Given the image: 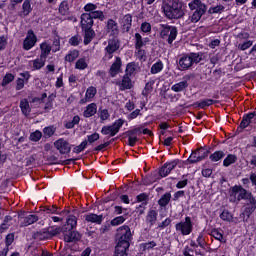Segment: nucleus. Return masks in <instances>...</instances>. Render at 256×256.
Wrapping results in <instances>:
<instances>
[{
  "label": "nucleus",
  "instance_id": "f257e3e1",
  "mask_svg": "<svg viewBox=\"0 0 256 256\" xmlns=\"http://www.w3.org/2000/svg\"><path fill=\"white\" fill-rule=\"evenodd\" d=\"M119 237L118 242L115 247L114 256H127V251H129L130 241H131V228L124 225L118 229Z\"/></svg>",
  "mask_w": 256,
  "mask_h": 256
},
{
  "label": "nucleus",
  "instance_id": "f03ea898",
  "mask_svg": "<svg viewBox=\"0 0 256 256\" xmlns=\"http://www.w3.org/2000/svg\"><path fill=\"white\" fill-rule=\"evenodd\" d=\"M162 9L167 19H181L185 16V9H183V2L180 0H168L163 3Z\"/></svg>",
  "mask_w": 256,
  "mask_h": 256
},
{
  "label": "nucleus",
  "instance_id": "7ed1b4c3",
  "mask_svg": "<svg viewBox=\"0 0 256 256\" xmlns=\"http://www.w3.org/2000/svg\"><path fill=\"white\" fill-rule=\"evenodd\" d=\"M203 61V52H190L182 54L178 61L180 71H189L193 65H198Z\"/></svg>",
  "mask_w": 256,
  "mask_h": 256
},
{
  "label": "nucleus",
  "instance_id": "20e7f679",
  "mask_svg": "<svg viewBox=\"0 0 256 256\" xmlns=\"http://www.w3.org/2000/svg\"><path fill=\"white\" fill-rule=\"evenodd\" d=\"M188 7L192 11L189 17V21L192 23H199V21H201V17L207 13V6L201 1H191L188 4Z\"/></svg>",
  "mask_w": 256,
  "mask_h": 256
},
{
  "label": "nucleus",
  "instance_id": "39448f33",
  "mask_svg": "<svg viewBox=\"0 0 256 256\" xmlns=\"http://www.w3.org/2000/svg\"><path fill=\"white\" fill-rule=\"evenodd\" d=\"M178 30L175 26L162 25V30L160 32V37L166 39L168 45H173V41L177 39Z\"/></svg>",
  "mask_w": 256,
  "mask_h": 256
},
{
  "label": "nucleus",
  "instance_id": "423d86ee",
  "mask_svg": "<svg viewBox=\"0 0 256 256\" xmlns=\"http://www.w3.org/2000/svg\"><path fill=\"white\" fill-rule=\"evenodd\" d=\"M120 47H121V44L119 43V39L117 38L109 39L108 45L104 49L105 55L103 57V60L111 61V59H113V53H117Z\"/></svg>",
  "mask_w": 256,
  "mask_h": 256
},
{
  "label": "nucleus",
  "instance_id": "0eeeda50",
  "mask_svg": "<svg viewBox=\"0 0 256 256\" xmlns=\"http://www.w3.org/2000/svg\"><path fill=\"white\" fill-rule=\"evenodd\" d=\"M125 120L118 119L112 125L103 126L101 129L102 135H110V137H115L119 130L123 127Z\"/></svg>",
  "mask_w": 256,
  "mask_h": 256
},
{
  "label": "nucleus",
  "instance_id": "6e6552de",
  "mask_svg": "<svg viewBox=\"0 0 256 256\" xmlns=\"http://www.w3.org/2000/svg\"><path fill=\"white\" fill-rule=\"evenodd\" d=\"M175 229L177 233H181V235H191L193 232V222L191 221V217L187 216L185 221L178 222L175 225Z\"/></svg>",
  "mask_w": 256,
  "mask_h": 256
},
{
  "label": "nucleus",
  "instance_id": "1a4fd4ad",
  "mask_svg": "<svg viewBox=\"0 0 256 256\" xmlns=\"http://www.w3.org/2000/svg\"><path fill=\"white\" fill-rule=\"evenodd\" d=\"M251 192L247 191L245 188L241 187V186H234L232 187V192H231V195H230V201L232 203H235V201H246L248 195L250 194Z\"/></svg>",
  "mask_w": 256,
  "mask_h": 256
},
{
  "label": "nucleus",
  "instance_id": "9d476101",
  "mask_svg": "<svg viewBox=\"0 0 256 256\" xmlns=\"http://www.w3.org/2000/svg\"><path fill=\"white\" fill-rule=\"evenodd\" d=\"M206 157H209V150L201 147L194 150L187 159V161L190 164L199 163L203 161Z\"/></svg>",
  "mask_w": 256,
  "mask_h": 256
},
{
  "label": "nucleus",
  "instance_id": "9b49d317",
  "mask_svg": "<svg viewBox=\"0 0 256 256\" xmlns=\"http://www.w3.org/2000/svg\"><path fill=\"white\" fill-rule=\"evenodd\" d=\"M37 44V35L33 30H28L26 38L23 41V50L24 51H31L33 46Z\"/></svg>",
  "mask_w": 256,
  "mask_h": 256
},
{
  "label": "nucleus",
  "instance_id": "f8f14e48",
  "mask_svg": "<svg viewBox=\"0 0 256 256\" xmlns=\"http://www.w3.org/2000/svg\"><path fill=\"white\" fill-rule=\"evenodd\" d=\"M54 147L61 153V155H67L71 153V144L63 138H60L54 142Z\"/></svg>",
  "mask_w": 256,
  "mask_h": 256
},
{
  "label": "nucleus",
  "instance_id": "ddd939ff",
  "mask_svg": "<svg viewBox=\"0 0 256 256\" xmlns=\"http://www.w3.org/2000/svg\"><path fill=\"white\" fill-rule=\"evenodd\" d=\"M255 209H256V199L253 196V194L250 192L246 198V207H245V213L248 219L251 217V214L255 213Z\"/></svg>",
  "mask_w": 256,
  "mask_h": 256
},
{
  "label": "nucleus",
  "instance_id": "4468645a",
  "mask_svg": "<svg viewBox=\"0 0 256 256\" xmlns=\"http://www.w3.org/2000/svg\"><path fill=\"white\" fill-rule=\"evenodd\" d=\"M24 215L25 212L19 214V217L22 219L20 227H29V225H33V223H37V221H39V216L35 214H30L28 216Z\"/></svg>",
  "mask_w": 256,
  "mask_h": 256
},
{
  "label": "nucleus",
  "instance_id": "2eb2a0df",
  "mask_svg": "<svg viewBox=\"0 0 256 256\" xmlns=\"http://www.w3.org/2000/svg\"><path fill=\"white\" fill-rule=\"evenodd\" d=\"M178 164L179 160H173L171 162L165 163L159 171L160 177H167V175H169V173H171V171H173V169H175Z\"/></svg>",
  "mask_w": 256,
  "mask_h": 256
},
{
  "label": "nucleus",
  "instance_id": "dca6fc26",
  "mask_svg": "<svg viewBox=\"0 0 256 256\" xmlns=\"http://www.w3.org/2000/svg\"><path fill=\"white\" fill-rule=\"evenodd\" d=\"M122 31L124 33H129L131 31L132 23H133V16L131 14H126L121 19Z\"/></svg>",
  "mask_w": 256,
  "mask_h": 256
},
{
  "label": "nucleus",
  "instance_id": "f3484780",
  "mask_svg": "<svg viewBox=\"0 0 256 256\" xmlns=\"http://www.w3.org/2000/svg\"><path fill=\"white\" fill-rule=\"evenodd\" d=\"M106 29L107 33H110V35L114 38H117V35H119V25L113 19H109L107 21Z\"/></svg>",
  "mask_w": 256,
  "mask_h": 256
},
{
  "label": "nucleus",
  "instance_id": "a211bd4d",
  "mask_svg": "<svg viewBox=\"0 0 256 256\" xmlns=\"http://www.w3.org/2000/svg\"><path fill=\"white\" fill-rule=\"evenodd\" d=\"M93 18L90 13H83L81 15V27L82 29H92L93 28Z\"/></svg>",
  "mask_w": 256,
  "mask_h": 256
},
{
  "label": "nucleus",
  "instance_id": "6ab92c4d",
  "mask_svg": "<svg viewBox=\"0 0 256 256\" xmlns=\"http://www.w3.org/2000/svg\"><path fill=\"white\" fill-rule=\"evenodd\" d=\"M31 11H33V7L31 6V0H24L22 4V10L18 12V15L22 19H25V17H29Z\"/></svg>",
  "mask_w": 256,
  "mask_h": 256
},
{
  "label": "nucleus",
  "instance_id": "aec40b11",
  "mask_svg": "<svg viewBox=\"0 0 256 256\" xmlns=\"http://www.w3.org/2000/svg\"><path fill=\"white\" fill-rule=\"evenodd\" d=\"M121 65H123L121 57H116V60L113 62L109 70L111 77H116L118 73H121Z\"/></svg>",
  "mask_w": 256,
  "mask_h": 256
},
{
  "label": "nucleus",
  "instance_id": "412c9836",
  "mask_svg": "<svg viewBox=\"0 0 256 256\" xmlns=\"http://www.w3.org/2000/svg\"><path fill=\"white\" fill-rule=\"evenodd\" d=\"M95 95H97V88L90 86L86 90L85 97L80 100V103L82 105H85V103H89V101H91V99H93V97H95Z\"/></svg>",
  "mask_w": 256,
  "mask_h": 256
},
{
  "label": "nucleus",
  "instance_id": "4be33fe9",
  "mask_svg": "<svg viewBox=\"0 0 256 256\" xmlns=\"http://www.w3.org/2000/svg\"><path fill=\"white\" fill-rule=\"evenodd\" d=\"M120 87V91H126L127 89H132L133 82L131 81V77L125 74L122 78V81L118 83Z\"/></svg>",
  "mask_w": 256,
  "mask_h": 256
},
{
  "label": "nucleus",
  "instance_id": "5701e85b",
  "mask_svg": "<svg viewBox=\"0 0 256 256\" xmlns=\"http://www.w3.org/2000/svg\"><path fill=\"white\" fill-rule=\"evenodd\" d=\"M84 219L88 223H96V225H101V223H103V215H97L94 213L86 214Z\"/></svg>",
  "mask_w": 256,
  "mask_h": 256
},
{
  "label": "nucleus",
  "instance_id": "b1692460",
  "mask_svg": "<svg viewBox=\"0 0 256 256\" xmlns=\"http://www.w3.org/2000/svg\"><path fill=\"white\" fill-rule=\"evenodd\" d=\"M159 213H157L156 210H150L146 215V224L149 225V227H153L155 223H157V217Z\"/></svg>",
  "mask_w": 256,
  "mask_h": 256
},
{
  "label": "nucleus",
  "instance_id": "393cba45",
  "mask_svg": "<svg viewBox=\"0 0 256 256\" xmlns=\"http://www.w3.org/2000/svg\"><path fill=\"white\" fill-rule=\"evenodd\" d=\"M189 87V82L187 80H183L181 82H178L171 86V91H174V93H181L185 91Z\"/></svg>",
  "mask_w": 256,
  "mask_h": 256
},
{
  "label": "nucleus",
  "instance_id": "a878e982",
  "mask_svg": "<svg viewBox=\"0 0 256 256\" xmlns=\"http://www.w3.org/2000/svg\"><path fill=\"white\" fill-rule=\"evenodd\" d=\"M81 239V234L77 231H72L69 234L64 235V241L66 243H75Z\"/></svg>",
  "mask_w": 256,
  "mask_h": 256
},
{
  "label": "nucleus",
  "instance_id": "bb28decb",
  "mask_svg": "<svg viewBox=\"0 0 256 256\" xmlns=\"http://www.w3.org/2000/svg\"><path fill=\"white\" fill-rule=\"evenodd\" d=\"M97 113V104L91 103L86 106V109L83 112V117L89 119V117H93Z\"/></svg>",
  "mask_w": 256,
  "mask_h": 256
},
{
  "label": "nucleus",
  "instance_id": "cd10ccee",
  "mask_svg": "<svg viewBox=\"0 0 256 256\" xmlns=\"http://www.w3.org/2000/svg\"><path fill=\"white\" fill-rule=\"evenodd\" d=\"M42 211H44L48 215H63V213H67V211H65V210L59 212V208H57V206H55V205H53V206H44L42 208Z\"/></svg>",
  "mask_w": 256,
  "mask_h": 256
},
{
  "label": "nucleus",
  "instance_id": "c85d7f7f",
  "mask_svg": "<svg viewBox=\"0 0 256 256\" xmlns=\"http://www.w3.org/2000/svg\"><path fill=\"white\" fill-rule=\"evenodd\" d=\"M84 31V45H89L91 41H93V37H95V31L92 28H82Z\"/></svg>",
  "mask_w": 256,
  "mask_h": 256
},
{
  "label": "nucleus",
  "instance_id": "c756f323",
  "mask_svg": "<svg viewBox=\"0 0 256 256\" xmlns=\"http://www.w3.org/2000/svg\"><path fill=\"white\" fill-rule=\"evenodd\" d=\"M40 50V57L47 59V57H49V55L51 54L52 47L49 45V43L43 42L40 44Z\"/></svg>",
  "mask_w": 256,
  "mask_h": 256
},
{
  "label": "nucleus",
  "instance_id": "7c9ffc66",
  "mask_svg": "<svg viewBox=\"0 0 256 256\" xmlns=\"http://www.w3.org/2000/svg\"><path fill=\"white\" fill-rule=\"evenodd\" d=\"M64 227V231H73L75 227H77V217L75 216H69V218L66 220V226Z\"/></svg>",
  "mask_w": 256,
  "mask_h": 256
},
{
  "label": "nucleus",
  "instance_id": "2f4dec72",
  "mask_svg": "<svg viewBox=\"0 0 256 256\" xmlns=\"http://www.w3.org/2000/svg\"><path fill=\"white\" fill-rule=\"evenodd\" d=\"M254 118L252 113L245 114L242 118V121L240 123L239 129H247L248 125H251L253 122Z\"/></svg>",
  "mask_w": 256,
  "mask_h": 256
},
{
  "label": "nucleus",
  "instance_id": "473e14b6",
  "mask_svg": "<svg viewBox=\"0 0 256 256\" xmlns=\"http://www.w3.org/2000/svg\"><path fill=\"white\" fill-rule=\"evenodd\" d=\"M20 109L25 117H29L31 115V106H29V101L27 99H22L20 101Z\"/></svg>",
  "mask_w": 256,
  "mask_h": 256
},
{
  "label": "nucleus",
  "instance_id": "72a5a7b5",
  "mask_svg": "<svg viewBox=\"0 0 256 256\" xmlns=\"http://www.w3.org/2000/svg\"><path fill=\"white\" fill-rule=\"evenodd\" d=\"M32 237L33 239H36L38 241H45L47 239H50L49 231L45 230L35 232Z\"/></svg>",
  "mask_w": 256,
  "mask_h": 256
},
{
  "label": "nucleus",
  "instance_id": "f704fd0d",
  "mask_svg": "<svg viewBox=\"0 0 256 256\" xmlns=\"http://www.w3.org/2000/svg\"><path fill=\"white\" fill-rule=\"evenodd\" d=\"M234 163H237V155L228 154L223 161V166L231 167V165H233Z\"/></svg>",
  "mask_w": 256,
  "mask_h": 256
},
{
  "label": "nucleus",
  "instance_id": "c9c22d12",
  "mask_svg": "<svg viewBox=\"0 0 256 256\" xmlns=\"http://www.w3.org/2000/svg\"><path fill=\"white\" fill-rule=\"evenodd\" d=\"M171 201V193L166 192L161 198L158 200V205L161 207H166L169 205Z\"/></svg>",
  "mask_w": 256,
  "mask_h": 256
},
{
  "label": "nucleus",
  "instance_id": "e433bc0d",
  "mask_svg": "<svg viewBox=\"0 0 256 256\" xmlns=\"http://www.w3.org/2000/svg\"><path fill=\"white\" fill-rule=\"evenodd\" d=\"M223 157H225V152H223L222 150H218L210 155V161H212L213 163H217V161H221Z\"/></svg>",
  "mask_w": 256,
  "mask_h": 256
},
{
  "label": "nucleus",
  "instance_id": "4c0bfd02",
  "mask_svg": "<svg viewBox=\"0 0 256 256\" xmlns=\"http://www.w3.org/2000/svg\"><path fill=\"white\" fill-rule=\"evenodd\" d=\"M45 61H47V59L40 56L33 61V68L36 70L43 69V67H45Z\"/></svg>",
  "mask_w": 256,
  "mask_h": 256
},
{
  "label": "nucleus",
  "instance_id": "58836bf2",
  "mask_svg": "<svg viewBox=\"0 0 256 256\" xmlns=\"http://www.w3.org/2000/svg\"><path fill=\"white\" fill-rule=\"evenodd\" d=\"M57 131V128L55 126H48L43 129L44 137L46 139H49V137H53L55 135V132Z\"/></svg>",
  "mask_w": 256,
  "mask_h": 256
},
{
  "label": "nucleus",
  "instance_id": "ea45409f",
  "mask_svg": "<svg viewBox=\"0 0 256 256\" xmlns=\"http://www.w3.org/2000/svg\"><path fill=\"white\" fill-rule=\"evenodd\" d=\"M161 71H163V62L159 61L152 65L150 73L157 75V73H161Z\"/></svg>",
  "mask_w": 256,
  "mask_h": 256
},
{
  "label": "nucleus",
  "instance_id": "a19ab883",
  "mask_svg": "<svg viewBox=\"0 0 256 256\" xmlns=\"http://www.w3.org/2000/svg\"><path fill=\"white\" fill-rule=\"evenodd\" d=\"M153 85H155V81H149L146 83L145 88L142 91V95H144V97H148L153 92Z\"/></svg>",
  "mask_w": 256,
  "mask_h": 256
},
{
  "label": "nucleus",
  "instance_id": "79ce46f5",
  "mask_svg": "<svg viewBox=\"0 0 256 256\" xmlns=\"http://www.w3.org/2000/svg\"><path fill=\"white\" fill-rule=\"evenodd\" d=\"M93 19H99V21H105V14L101 10H94L93 12L89 13Z\"/></svg>",
  "mask_w": 256,
  "mask_h": 256
},
{
  "label": "nucleus",
  "instance_id": "37998d69",
  "mask_svg": "<svg viewBox=\"0 0 256 256\" xmlns=\"http://www.w3.org/2000/svg\"><path fill=\"white\" fill-rule=\"evenodd\" d=\"M135 71H137V64L135 62H130L127 64L126 66V74L129 77H131V75H133L135 73Z\"/></svg>",
  "mask_w": 256,
  "mask_h": 256
},
{
  "label": "nucleus",
  "instance_id": "c03bdc74",
  "mask_svg": "<svg viewBox=\"0 0 256 256\" xmlns=\"http://www.w3.org/2000/svg\"><path fill=\"white\" fill-rule=\"evenodd\" d=\"M220 219H222V221H227L228 223H232L233 214H231V212H229V210H224L220 214Z\"/></svg>",
  "mask_w": 256,
  "mask_h": 256
},
{
  "label": "nucleus",
  "instance_id": "a18cd8bd",
  "mask_svg": "<svg viewBox=\"0 0 256 256\" xmlns=\"http://www.w3.org/2000/svg\"><path fill=\"white\" fill-rule=\"evenodd\" d=\"M211 237H214L216 241H220V243H225V240H223V233H221L218 229H213L210 232Z\"/></svg>",
  "mask_w": 256,
  "mask_h": 256
},
{
  "label": "nucleus",
  "instance_id": "49530a36",
  "mask_svg": "<svg viewBox=\"0 0 256 256\" xmlns=\"http://www.w3.org/2000/svg\"><path fill=\"white\" fill-rule=\"evenodd\" d=\"M137 203H143V205L149 204V194L141 193L136 197Z\"/></svg>",
  "mask_w": 256,
  "mask_h": 256
},
{
  "label": "nucleus",
  "instance_id": "de8ad7c7",
  "mask_svg": "<svg viewBox=\"0 0 256 256\" xmlns=\"http://www.w3.org/2000/svg\"><path fill=\"white\" fill-rule=\"evenodd\" d=\"M225 11V6L217 5L214 7H210L208 10L209 15H215V13H223Z\"/></svg>",
  "mask_w": 256,
  "mask_h": 256
},
{
  "label": "nucleus",
  "instance_id": "09e8293b",
  "mask_svg": "<svg viewBox=\"0 0 256 256\" xmlns=\"http://www.w3.org/2000/svg\"><path fill=\"white\" fill-rule=\"evenodd\" d=\"M126 219L125 216H118L111 220L110 225H112V227H117L118 225L125 223Z\"/></svg>",
  "mask_w": 256,
  "mask_h": 256
},
{
  "label": "nucleus",
  "instance_id": "8fccbe9b",
  "mask_svg": "<svg viewBox=\"0 0 256 256\" xmlns=\"http://www.w3.org/2000/svg\"><path fill=\"white\" fill-rule=\"evenodd\" d=\"M77 57H79V52L77 50H73L68 55H66L65 61H68V63H73Z\"/></svg>",
  "mask_w": 256,
  "mask_h": 256
},
{
  "label": "nucleus",
  "instance_id": "3c124183",
  "mask_svg": "<svg viewBox=\"0 0 256 256\" xmlns=\"http://www.w3.org/2000/svg\"><path fill=\"white\" fill-rule=\"evenodd\" d=\"M81 41H83L81 36L80 35H75V36H72L69 39V44L72 45V47H77V46L80 45Z\"/></svg>",
  "mask_w": 256,
  "mask_h": 256
},
{
  "label": "nucleus",
  "instance_id": "603ef678",
  "mask_svg": "<svg viewBox=\"0 0 256 256\" xmlns=\"http://www.w3.org/2000/svg\"><path fill=\"white\" fill-rule=\"evenodd\" d=\"M145 45V42L143 41V37L141 34L136 33L135 34V47L136 49H141Z\"/></svg>",
  "mask_w": 256,
  "mask_h": 256
},
{
  "label": "nucleus",
  "instance_id": "864d4df0",
  "mask_svg": "<svg viewBox=\"0 0 256 256\" xmlns=\"http://www.w3.org/2000/svg\"><path fill=\"white\" fill-rule=\"evenodd\" d=\"M65 227H56L53 230L48 231V234L50 235L49 238L55 237L56 235H60V233H65Z\"/></svg>",
  "mask_w": 256,
  "mask_h": 256
},
{
  "label": "nucleus",
  "instance_id": "5fc2aeb1",
  "mask_svg": "<svg viewBox=\"0 0 256 256\" xmlns=\"http://www.w3.org/2000/svg\"><path fill=\"white\" fill-rule=\"evenodd\" d=\"M99 139H100L99 133L94 132L93 134L87 136V140H86L87 145H89V144L91 145V144L95 143V141H99Z\"/></svg>",
  "mask_w": 256,
  "mask_h": 256
},
{
  "label": "nucleus",
  "instance_id": "6e6d98bb",
  "mask_svg": "<svg viewBox=\"0 0 256 256\" xmlns=\"http://www.w3.org/2000/svg\"><path fill=\"white\" fill-rule=\"evenodd\" d=\"M43 137V133L39 130H36L35 132L30 134V141H41V138Z\"/></svg>",
  "mask_w": 256,
  "mask_h": 256
},
{
  "label": "nucleus",
  "instance_id": "4d7b16f0",
  "mask_svg": "<svg viewBox=\"0 0 256 256\" xmlns=\"http://www.w3.org/2000/svg\"><path fill=\"white\" fill-rule=\"evenodd\" d=\"M213 103H215V100L205 99L198 103V107H200V109H205V107H209V106L213 105Z\"/></svg>",
  "mask_w": 256,
  "mask_h": 256
},
{
  "label": "nucleus",
  "instance_id": "13d9d810",
  "mask_svg": "<svg viewBox=\"0 0 256 256\" xmlns=\"http://www.w3.org/2000/svg\"><path fill=\"white\" fill-rule=\"evenodd\" d=\"M61 50V40L59 38H54L53 44H52V51L53 53H57V51Z\"/></svg>",
  "mask_w": 256,
  "mask_h": 256
},
{
  "label": "nucleus",
  "instance_id": "bf43d9fd",
  "mask_svg": "<svg viewBox=\"0 0 256 256\" xmlns=\"http://www.w3.org/2000/svg\"><path fill=\"white\" fill-rule=\"evenodd\" d=\"M85 149H87V140L82 141L80 145L74 147L73 151L74 153H81V151H85Z\"/></svg>",
  "mask_w": 256,
  "mask_h": 256
},
{
  "label": "nucleus",
  "instance_id": "052dcab7",
  "mask_svg": "<svg viewBox=\"0 0 256 256\" xmlns=\"http://www.w3.org/2000/svg\"><path fill=\"white\" fill-rule=\"evenodd\" d=\"M76 69H87V62L85 61V58H80L79 60H77L76 62Z\"/></svg>",
  "mask_w": 256,
  "mask_h": 256
},
{
  "label": "nucleus",
  "instance_id": "680f3d73",
  "mask_svg": "<svg viewBox=\"0 0 256 256\" xmlns=\"http://www.w3.org/2000/svg\"><path fill=\"white\" fill-rule=\"evenodd\" d=\"M67 11H69V5L65 1L61 2L59 6V13H61V15H67Z\"/></svg>",
  "mask_w": 256,
  "mask_h": 256
},
{
  "label": "nucleus",
  "instance_id": "e2e57ef3",
  "mask_svg": "<svg viewBox=\"0 0 256 256\" xmlns=\"http://www.w3.org/2000/svg\"><path fill=\"white\" fill-rule=\"evenodd\" d=\"M15 241V234L13 233H10L6 236V239H5V243H6V248L9 249V246L10 245H13V242Z\"/></svg>",
  "mask_w": 256,
  "mask_h": 256
},
{
  "label": "nucleus",
  "instance_id": "0e129e2a",
  "mask_svg": "<svg viewBox=\"0 0 256 256\" xmlns=\"http://www.w3.org/2000/svg\"><path fill=\"white\" fill-rule=\"evenodd\" d=\"M141 133H142V129H141V127H138V128H134L132 130H128L126 132V135H130L132 137H137V135H141Z\"/></svg>",
  "mask_w": 256,
  "mask_h": 256
},
{
  "label": "nucleus",
  "instance_id": "69168bd1",
  "mask_svg": "<svg viewBox=\"0 0 256 256\" xmlns=\"http://www.w3.org/2000/svg\"><path fill=\"white\" fill-rule=\"evenodd\" d=\"M13 79H15V76H13V74H6L3 78L2 86L5 87V85H9V83H11Z\"/></svg>",
  "mask_w": 256,
  "mask_h": 256
},
{
  "label": "nucleus",
  "instance_id": "338daca9",
  "mask_svg": "<svg viewBox=\"0 0 256 256\" xmlns=\"http://www.w3.org/2000/svg\"><path fill=\"white\" fill-rule=\"evenodd\" d=\"M97 10V4H93V3H88L84 6V11H86V13H93V11Z\"/></svg>",
  "mask_w": 256,
  "mask_h": 256
},
{
  "label": "nucleus",
  "instance_id": "774afa93",
  "mask_svg": "<svg viewBox=\"0 0 256 256\" xmlns=\"http://www.w3.org/2000/svg\"><path fill=\"white\" fill-rule=\"evenodd\" d=\"M198 247H201V249H205V245H207V242H205V238L203 237V233H200L197 238Z\"/></svg>",
  "mask_w": 256,
  "mask_h": 256
}]
</instances>
